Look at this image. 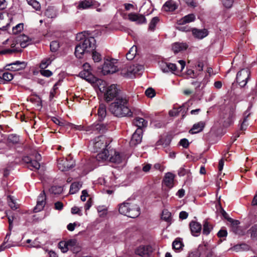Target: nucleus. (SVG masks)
Instances as JSON below:
<instances>
[{"mask_svg": "<svg viewBox=\"0 0 257 257\" xmlns=\"http://www.w3.org/2000/svg\"><path fill=\"white\" fill-rule=\"evenodd\" d=\"M57 166L61 171H66L74 166V161L67 158L59 159L58 160Z\"/></svg>", "mask_w": 257, "mask_h": 257, "instance_id": "6e6552de", "label": "nucleus"}, {"mask_svg": "<svg viewBox=\"0 0 257 257\" xmlns=\"http://www.w3.org/2000/svg\"><path fill=\"white\" fill-rule=\"evenodd\" d=\"M179 144L181 146L185 148H187L189 145V142L186 139H181L179 142Z\"/></svg>", "mask_w": 257, "mask_h": 257, "instance_id": "e2e57ef3", "label": "nucleus"}, {"mask_svg": "<svg viewBox=\"0 0 257 257\" xmlns=\"http://www.w3.org/2000/svg\"><path fill=\"white\" fill-rule=\"evenodd\" d=\"M79 76L90 83H97V81L99 80L95 77L90 71L82 70L79 73Z\"/></svg>", "mask_w": 257, "mask_h": 257, "instance_id": "4468645a", "label": "nucleus"}, {"mask_svg": "<svg viewBox=\"0 0 257 257\" xmlns=\"http://www.w3.org/2000/svg\"><path fill=\"white\" fill-rule=\"evenodd\" d=\"M109 110L116 116H130L132 115L128 106V98L124 95L118 96L115 99L114 101L110 104Z\"/></svg>", "mask_w": 257, "mask_h": 257, "instance_id": "f03ea898", "label": "nucleus"}, {"mask_svg": "<svg viewBox=\"0 0 257 257\" xmlns=\"http://www.w3.org/2000/svg\"><path fill=\"white\" fill-rule=\"evenodd\" d=\"M160 20L158 17H155L153 18L149 25V30L151 31H154L155 28L157 24L159 23Z\"/></svg>", "mask_w": 257, "mask_h": 257, "instance_id": "e433bc0d", "label": "nucleus"}, {"mask_svg": "<svg viewBox=\"0 0 257 257\" xmlns=\"http://www.w3.org/2000/svg\"><path fill=\"white\" fill-rule=\"evenodd\" d=\"M172 246L174 249L178 250L182 247V243L180 240H175L172 243Z\"/></svg>", "mask_w": 257, "mask_h": 257, "instance_id": "864d4df0", "label": "nucleus"}, {"mask_svg": "<svg viewBox=\"0 0 257 257\" xmlns=\"http://www.w3.org/2000/svg\"><path fill=\"white\" fill-rule=\"evenodd\" d=\"M192 31L194 37L199 39H202L208 35L207 31L206 29L199 30L193 29Z\"/></svg>", "mask_w": 257, "mask_h": 257, "instance_id": "4be33fe9", "label": "nucleus"}, {"mask_svg": "<svg viewBox=\"0 0 257 257\" xmlns=\"http://www.w3.org/2000/svg\"><path fill=\"white\" fill-rule=\"evenodd\" d=\"M188 216V214L187 212L185 211H181L180 212L179 214V217L181 219H186Z\"/></svg>", "mask_w": 257, "mask_h": 257, "instance_id": "774afa93", "label": "nucleus"}, {"mask_svg": "<svg viewBox=\"0 0 257 257\" xmlns=\"http://www.w3.org/2000/svg\"><path fill=\"white\" fill-rule=\"evenodd\" d=\"M63 208V204L61 202L57 201L55 203V208L56 210H61Z\"/></svg>", "mask_w": 257, "mask_h": 257, "instance_id": "0e129e2a", "label": "nucleus"}, {"mask_svg": "<svg viewBox=\"0 0 257 257\" xmlns=\"http://www.w3.org/2000/svg\"><path fill=\"white\" fill-rule=\"evenodd\" d=\"M195 20V16L194 14H191L185 16L179 21L180 25H184L186 23H189L193 22Z\"/></svg>", "mask_w": 257, "mask_h": 257, "instance_id": "cd10ccee", "label": "nucleus"}, {"mask_svg": "<svg viewBox=\"0 0 257 257\" xmlns=\"http://www.w3.org/2000/svg\"><path fill=\"white\" fill-rule=\"evenodd\" d=\"M46 195L44 192L40 193L38 196L37 205L34 209L35 212H39L42 210L46 203Z\"/></svg>", "mask_w": 257, "mask_h": 257, "instance_id": "ddd939ff", "label": "nucleus"}, {"mask_svg": "<svg viewBox=\"0 0 257 257\" xmlns=\"http://www.w3.org/2000/svg\"><path fill=\"white\" fill-rule=\"evenodd\" d=\"M175 175L170 172H168L165 174L164 178V185L169 188H171L174 186Z\"/></svg>", "mask_w": 257, "mask_h": 257, "instance_id": "a211bd4d", "label": "nucleus"}, {"mask_svg": "<svg viewBox=\"0 0 257 257\" xmlns=\"http://www.w3.org/2000/svg\"><path fill=\"white\" fill-rule=\"evenodd\" d=\"M188 48V45L185 43L177 42L172 45V50L175 53L185 50Z\"/></svg>", "mask_w": 257, "mask_h": 257, "instance_id": "5701e85b", "label": "nucleus"}, {"mask_svg": "<svg viewBox=\"0 0 257 257\" xmlns=\"http://www.w3.org/2000/svg\"><path fill=\"white\" fill-rule=\"evenodd\" d=\"M128 19L133 22H137L138 24L146 23V19L142 15H138L135 13H131L128 15Z\"/></svg>", "mask_w": 257, "mask_h": 257, "instance_id": "6ab92c4d", "label": "nucleus"}, {"mask_svg": "<svg viewBox=\"0 0 257 257\" xmlns=\"http://www.w3.org/2000/svg\"><path fill=\"white\" fill-rule=\"evenodd\" d=\"M67 128L75 129L76 130L81 131L83 130V126L81 125H75L74 124L68 122L67 123Z\"/></svg>", "mask_w": 257, "mask_h": 257, "instance_id": "09e8293b", "label": "nucleus"}, {"mask_svg": "<svg viewBox=\"0 0 257 257\" xmlns=\"http://www.w3.org/2000/svg\"><path fill=\"white\" fill-rule=\"evenodd\" d=\"M205 123L203 121H200L194 124L192 128L189 131V133L191 134H195L201 132L203 130Z\"/></svg>", "mask_w": 257, "mask_h": 257, "instance_id": "412c9836", "label": "nucleus"}, {"mask_svg": "<svg viewBox=\"0 0 257 257\" xmlns=\"http://www.w3.org/2000/svg\"><path fill=\"white\" fill-rule=\"evenodd\" d=\"M152 252V248L150 245H141L135 250V253L143 257H148Z\"/></svg>", "mask_w": 257, "mask_h": 257, "instance_id": "9b49d317", "label": "nucleus"}, {"mask_svg": "<svg viewBox=\"0 0 257 257\" xmlns=\"http://www.w3.org/2000/svg\"><path fill=\"white\" fill-rule=\"evenodd\" d=\"M59 47V43L57 41H52L50 45V50L52 52H56Z\"/></svg>", "mask_w": 257, "mask_h": 257, "instance_id": "8fccbe9b", "label": "nucleus"}, {"mask_svg": "<svg viewBox=\"0 0 257 257\" xmlns=\"http://www.w3.org/2000/svg\"><path fill=\"white\" fill-rule=\"evenodd\" d=\"M23 29V24H19L13 29V32L17 33L21 32Z\"/></svg>", "mask_w": 257, "mask_h": 257, "instance_id": "052dcab7", "label": "nucleus"}, {"mask_svg": "<svg viewBox=\"0 0 257 257\" xmlns=\"http://www.w3.org/2000/svg\"><path fill=\"white\" fill-rule=\"evenodd\" d=\"M137 48L135 46H133L126 54V57L127 60H133L137 54Z\"/></svg>", "mask_w": 257, "mask_h": 257, "instance_id": "473e14b6", "label": "nucleus"}, {"mask_svg": "<svg viewBox=\"0 0 257 257\" xmlns=\"http://www.w3.org/2000/svg\"><path fill=\"white\" fill-rule=\"evenodd\" d=\"M93 147L95 151H98L99 149L104 150L107 146V143L106 141L105 137L103 136H99L95 138L93 142Z\"/></svg>", "mask_w": 257, "mask_h": 257, "instance_id": "1a4fd4ad", "label": "nucleus"}, {"mask_svg": "<svg viewBox=\"0 0 257 257\" xmlns=\"http://www.w3.org/2000/svg\"><path fill=\"white\" fill-rule=\"evenodd\" d=\"M28 4L31 6L34 9L38 11L40 9V4L36 0H27Z\"/></svg>", "mask_w": 257, "mask_h": 257, "instance_id": "a18cd8bd", "label": "nucleus"}, {"mask_svg": "<svg viewBox=\"0 0 257 257\" xmlns=\"http://www.w3.org/2000/svg\"><path fill=\"white\" fill-rule=\"evenodd\" d=\"M95 2L93 0H83L79 2L77 9L80 10L87 9L94 5Z\"/></svg>", "mask_w": 257, "mask_h": 257, "instance_id": "aec40b11", "label": "nucleus"}, {"mask_svg": "<svg viewBox=\"0 0 257 257\" xmlns=\"http://www.w3.org/2000/svg\"><path fill=\"white\" fill-rule=\"evenodd\" d=\"M212 226L209 222L205 220L203 222V233L205 235H208L212 229Z\"/></svg>", "mask_w": 257, "mask_h": 257, "instance_id": "f704fd0d", "label": "nucleus"}, {"mask_svg": "<svg viewBox=\"0 0 257 257\" xmlns=\"http://www.w3.org/2000/svg\"><path fill=\"white\" fill-rule=\"evenodd\" d=\"M20 46L22 48H26L28 45L31 44V39L25 35H20L19 37Z\"/></svg>", "mask_w": 257, "mask_h": 257, "instance_id": "bb28decb", "label": "nucleus"}, {"mask_svg": "<svg viewBox=\"0 0 257 257\" xmlns=\"http://www.w3.org/2000/svg\"><path fill=\"white\" fill-rule=\"evenodd\" d=\"M189 226L192 234L194 236H199L202 228L201 225L197 222L192 221Z\"/></svg>", "mask_w": 257, "mask_h": 257, "instance_id": "dca6fc26", "label": "nucleus"}, {"mask_svg": "<svg viewBox=\"0 0 257 257\" xmlns=\"http://www.w3.org/2000/svg\"><path fill=\"white\" fill-rule=\"evenodd\" d=\"M49 191L52 194H60L62 192L63 188L60 186H52Z\"/></svg>", "mask_w": 257, "mask_h": 257, "instance_id": "37998d69", "label": "nucleus"}, {"mask_svg": "<svg viewBox=\"0 0 257 257\" xmlns=\"http://www.w3.org/2000/svg\"><path fill=\"white\" fill-rule=\"evenodd\" d=\"M133 124L138 127V128L142 129L143 127L147 126L148 121L143 118L138 117L134 120Z\"/></svg>", "mask_w": 257, "mask_h": 257, "instance_id": "a878e982", "label": "nucleus"}, {"mask_svg": "<svg viewBox=\"0 0 257 257\" xmlns=\"http://www.w3.org/2000/svg\"><path fill=\"white\" fill-rule=\"evenodd\" d=\"M202 247V245H200L198 247V250L193 251L191 252H190L188 257H200V252L199 250L201 249V248Z\"/></svg>", "mask_w": 257, "mask_h": 257, "instance_id": "603ef678", "label": "nucleus"}, {"mask_svg": "<svg viewBox=\"0 0 257 257\" xmlns=\"http://www.w3.org/2000/svg\"><path fill=\"white\" fill-rule=\"evenodd\" d=\"M209 77L206 75L203 78V80L200 81V87H201L202 88H204L206 86L209 81Z\"/></svg>", "mask_w": 257, "mask_h": 257, "instance_id": "680f3d73", "label": "nucleus"}, {"mask_svg": "<svg viewBox=\"0 0 257 257\" xmlns=\"http://www.w3.org/2000/svg\"><path fill=\"white\" fill-rule=\"evenodd\" d=\"M45 15L48 18H55L57 16L56 11L54 7H49L45 12Z\"/></svg>", "mask_w": 257, "mask_h": 257, "instance_id": "7c9ffc66", "label": "nucleus"}, {"mask_svg": "<svg viewBox=\"0 0 257 257\" xmlns=\"http://www.w3.org/2000/svg\"><path fill=\"white\" fill-rule=\"evenodd\" d=\"M85 32H81L77 35V39L83 40V42H80L75 47V54L78 58H82L84 55L90 54L92 52V57L95 62H98L102 59L101 55L100 53L94 51L95 48L96 41L93 37H87Z\"/></svg>", "mask_w": 257, "mask_h": 257, "instance_id": "f257e3e1", "label": "nucleus"}, {"mask_svg": "<svg viewBox=\"0 0 257 257\" xmlns=\"http://www.w3.org/2000/svg\"><path fill=\"white\" fill-rule=\"evenodd\" d=\"M145 94L148 97L152 98L155 95V92L153 88H149L146 90Z\"/></svg>", "mask_w": 257, "mask_h": 257, "instance_id": "6e6d98bb", "label": "nucleus"}, {"mask_svg": "<svg viewBox=\"0 0 257 257\" xmlns=\"http://www.w3.org/2000/svg\"><path fill=\"white\" fill-rule=\"evenodd\" d=\"M227 220L231 223V227L233 229H236L240 224V222L238 220H234L229 217H225Z\"/></svg>", "mask_w": 257, "mask_h": 257, "instance_id": "a19ab883", "label": "nucleus"}, {"mask_svg": "<svg viewBox=\"0 0 257 257\" xmlns=\"http://www.w3.org/2000/svg\"><path fill=\"white\" fill-rule=\"evenodd\" d=\"M250 71L247 68L240 70L236 75V81L241 87H244L249 78Z\"/></svg>", "mask_w": 257, "mask_h": 257, "instance_id": "0eeeda50", "label": "nucleus"}, {"mask_svg": "<svg viewBox=\"0 0 257 257\" xmlns=\"http://www.w3.org/2000/svg\"><path fill=\"white\" fill-rule=\"evenodd\" d=\"M40 74L45 77H49L52 75V72L49 70L41 69L40 71Z\"/></svg>", "mask_w": 257, "mask_h": 257, "instance_id": "13d9d810", "label": "nucleus"}, {"mask_svg": "<svg viewBox=\"0 0 257 257\" xmlns=\"http://www.w3.org/2000/svg\"><path fill=\"white\" fill-rule=\"evenodd\" d=\"M162 219L167 222H170L171 219V213L168 210H164L162 214Z\"/></svg>", "mask_w": 257, "mask_h": 257, "instance_id": "58836bf2", "label": "nucleus"}, {"mask_svg": "<svg viewBox=\"0 0 257 257\" xmlns=\"http://www.w3.org/2000/svg\"><path fill=\"white\" fill-rule=\"evenodd\" d=\"M97 85L100 91L104 93V98L106 102L115 100L118 96L122 95L119 94L118 90L114 84L107 87L106 82L99 79L97 81Z\"/></svg>", "mask_w": 257, "mask_h": 257, "instance_id": "7ed1b4c3", "label": "nucleus"}, {"mask_svg": "<svg viewBox=\"0 0 257 257\" xmlns=\"http://www.w3.org/2000/svg\"><path fill=\"white\" fill-rule=\"evenodd\" d=\"M51 120L56 124H57L59 126H60L66 127L67 128V123H68V122H66L62 119H60V118H57L56 117H52Z\"/></svg>", "mask_w": 257, "mask_h": 257, "instance_id": "c9c22d12", "label": "nucleus"}, {"mask_svg": "<svg viewBox=\"0 0 257 257\" xmlns=\"http://www.w3.org/2000/svg\"><path fill=\"white\" fill-rule=\"evenodd\" d=\"M92 130L93 131H97L100 133H103L106 130V126L102 123H95L92 125Z\"/></svg>", "mask_w": 257, "mask_h": 257, "instance_id": "2f4dec72", "label": "nucleus"}, {"mask_svg": "<svg viewBox=\"0 0 257 257\" xmlns=\"http://www.w3.org/2000/svg\"><path fill=\"white\" fill-rule=\"evenodd\" d=\"M178 63L180 64V68L177 67L175 64L168 63V72L170 71L176 73L179 72L178 69L180 70L179 71H182L185 66L186 63L184 60H179Z\"/></svg>", "mask_w": 257, "mask_h": 257, "instance_id": "2eb2a0df", "label": "nucleus"}, {"mask_svg": "<svg viewBox=\"0 0 257 257\" xmlns=\"http://www.w3.org/2000/svg\"><path fill=\"white\" fill-rule=\"evenodd\" d=\"M250 115V110L248 109L247 110L245 111L243 114V120L242 122L240 125V130L242 131H244L246 129L248 123H247V117Z\"/></svg>", "mask_w": 257, "mask_h": 257, "instance_id": "c85d7f7f", "label": "nucleus"}, {"mask_svg": "<svg viewBox=\"0 0 257 257\" xmlns=\"http://www.w3.org/2000/svg\"><path fill=\"white\" fill-rule=\"evenodd\" d=\"M20 141L19 136L15 134H10L8 138V141L9 143L17 144Z\"/></svg>", "mask_w": 257, "mask_h": 257, "instance_id": "4c0bfd02", "label": "nucleus"}, {"mask_svg": "<svg viewBox=\"0 0 257 257\" xmlns=\"http://www.w3.org/2000/svg\"><path fill=\"white\" fill-rule=\"evenodd\" d=\"M13 75L12 73L9 72H4L3 74L2 77H1L2 81L3 80L5 81H10L13 79Z\"/></svg>", "mask_w": 257, "mask_h": 257, "instance_id": "c03bdc74", "label": "nucleus"}, {"mask_svg": "<svg viewBox=\"0 0 257 257\" xmlns=\"http://www.w3.org/2000/svg\"><path fill=\"white\" fill-rule=\"evenodd\" d=\"M52 62L50 58H46L43 60L40 63V67L42 69L46 68Z\"/></svg>", "mask_w": 257, "mask_h": 257, "instance_id": "79ce46f5", "label": "nucleus"}, {"mask_svg": "<svg viewBox=\"0 0 257 257\" xmlns=\"http://www.w3.org/2000/svg\"><path fill=\"white\" fill-rule=\"evenodd\" d=\"M176 3L173 0H169L165 3L163 5V8L166 12H172L177 9Z\"/></svg>", "mask_w": 257, "mask_h": 257, "instance_id": "393cba45", "label": "nucleus"}, {"mask_svg": "<svg viewBox=\"0 0 257 257\" xmlns=\"http://www.w3.org/2000/svg\"><path fill=\"white\" fill-rule=\"evenodd\" d=\"M81 187V184L79 182L73 183L70 188V194H73L77 192Z\"/></svg>", "mask_w": 257, "mask_h": 257, "instance_id": "72a5a7b5", "label": "nucleus"}, {"mask_svg": "<svg viewBox=\"0 0 257 257\" xmlns=\"http://www.w3.org/2000/svg\"><path fill=\"white\" fill-rule=\"evenodd\" d=\"M109 151L108 150H103L96 156V160L99 162H102L109 158Z\"/></svg>", "mask_w": 257, "mask_h": 257, "instance_id": "b1692460", "label": "nucleus"}, {"mask_svg": "<svg viewBox=\"0 0 257 257\" xmlns=\"http://www.w3.org/2000/svg\"><path fill=\"white\" fill-rule=\"evenodd\" d=\"M223 6L226 8H230L232 7L233 0H221Z\"/></svg>", "mask_w": 257, "mask_h": 257, "instance_id": "bf43d9fd", "label": "nucleus"}, {"mask_svg": "<svg viewBox=\"0 0 257 257\" xmlns=\"http://www.w3.org/2000/svg\"><path fill=\"white\" fill-rule=\"evenodd\" d=\"M97 114L99 120H102L105 117L106 114V106L103 104L99 105V107L98 109Z\"/></svg>", "mask_w": 257, "mask_h": 257, "instance_id": "c756f323", "label": "nucleus"}, {"mask_svg": "<svg viewBox=\"0 0 257 257\" xmlns=\"http://www.w3.org/2000/svg\"><path fill=\"white\" fill-rule=\"evenodd\" d=\"M41 160V155L36 153L31 157L26 156L23 158L25 163L28 164V167L33 170H38L40 167V161Z\"/></svg>", "mask_w": 257, "mask_h": 257, "instance_id": "39448f33", "label": "nucleus"}, {"mask_svg": "<svg viewBox=\"0 0 257 257\" xmlns=\"http://www.w3.org/2000/svg\"><path fill=\"white\" fill-rule=\"evenodd\" d=\"M59 248L61 251L65 253L69 249L67 243L65 241H61L58 244Z\"/></svg>", "mask_w": 257, "mask_h": 257, "instance_id": "49530a36", "label": "nucleus"}, {"mask_svg": "<svg viewBox=\"0 0 257 257\" xmlns=\"http://www.w3.org/2000/svg\"><path fill=\"white\" fill-rule=\"evenodd\" d=\"M159 65L163 72H168V63L161 62Z\"/></svg>", "mask_w": 257, "mask_h": 257, "instance_id": "4d7b16f0", "label": "nucleus"}, {"mask_svg": "<svg viewBox=\"0 0 257 257\" xmlns=\"http://www.w3.org/2000/svg\"><path fill=\"white\" fill-rule=\"evenodd\" d=\"M27 64L24 61H17L15 62L8 64L6 66L7 69L10 71H17L24 69Z\"/></svg>", "mask_w": 257, "mask_h": 257, "instance_id": "f8f14e48", "label": "nucleus"}, {"mask_svg": "<svg viewBox=\"0 0 257 257\" xmlns=\"http://www.w3.org/2000/svg\"><path fill=\"white\" fill-rule=\"evenodd\" d=\"M248 247V246L245 244H241L234 245L232 249L233 250L236 251H238L241 250L242 249H246Z\"/></svg>", "mask_w": 257, "mask_h": 257, "instance_id": "5fc2aeb1", "label": "nucleus"}, {"mask_svg": "<svg viewBox=\"0 0 257 257\" xmlns=\"http://www.w3.org/2000/svg\"><path fill=\"white\" fill-rule=\"evenodd\" d=\"M119 212L121 214L134 218L140 214V209L137 204L126 201L119 205Z\"/></svg>", "mask_w": 257, "mask_h": 257, "instance_id": "20e7f679", "label": "nucleus"}, {"mask_svg": "<svg viewBox=\"0 0 257 257\" xmlns=\"http://www.w3.org/2000/svg\"><path fill=\"white\" fill-rule=\"evenodd\" d=\"M109 155L110 156L109 158L110 162L116 164H119L122 162V157L119 152L111 150L109 151Z\"/></svg>", "mask_w": 257, "mask_h": 257, "instance_id": "f3484780", "label": "nucleus"}, {"mask_svg": "<svg viewBox=\"0 0 257 257\" xmlns=\"http://www.w3.org/2000/svg\"><path fill=\"white\" fill-rule=\"evenodd\" d=\"M117 60L114 59H106L102 66L101 72L103 75L112 74L118 70L116 64Z\"/></svg>", "mask_w": 257, "mask_h": 257, "instance_id": "423d86ee", "label": "nucleus"}, {"mask_svg": "<svg viewBox=\"0 0 257 257\" xmlns=\"http://www.w3.org/2000/svg\"><path fill=\"white\" fill-rule=\"evenodd\" d=\"M8 202L9 205L12 209H16L18 208L17 205L13 196H9L8 197Z\"/></svg>", "mask_w": 257, "mask_h": 257, "instance_id": "ea45409f", "label": "nucleus"}, {"mask_svg": "<svg viewBox=\"0 0 257 257\" xmlns=\"http://www.w3.org/2000/svg\"><path fill=\"white\" fill-rule=\"evenodd\" d=\"M252 238L257 240V225H254L249 229Z\"/></svg>", "mask_w": 257, "mask_h": 257, "instance_id": "de8ad7c7", "label": "nucleus"}, {"mask_svg": "<svg viewBox=\"0 0 257 257\" xmlns=\"http://www.w3.org/2000/svg\"><path fill=\"white\" fill-rule=\"evenodd\" d=\"M66 242L68 245V248L70 247H72V246H75L76 243V240L75 239H70Z\"/></svg>", "mask_w": 257, "mask_h": 257, "instance_id": "69168bd1", "label": "nucleus"}, {"mask_svg": "<svg viewBox=\"0 0 257 257\" xmlns=\"http://www.w3.org/2000/svg\"><path fill=\"white\" fill-rule=\"evenodd\" d=\"M83 71H87L91 72L92 69L90 64L88 63H85L83 65Z\"/></svg>", "mask_w": 257, "mask_h": 257, "instance_id": "338daca9", "label": "nucleus"}, {"mask_svg": "<svg viewBox=\"0 0 257 257\" xmlns=\"http://www.w3.org/2000/svg\"><path fill=\"white\" fill-rule=\"evenodd\" d=\"M142 129L137 128L136 132L133 134L130 142L131 147H135L142 142Z\"/></svg>", "mask_w": 257, "mask_h": 257, "instance_id": "9d476101", "label": "nucleus"}, {"mask_svg": "<svg viewBox=\"0 0 257 257\" xmlns=\"http://www.w3.org/2000/svg\"><path fill=\"white\" fill-rule=\"evenodd\" d=\"M227 235V231L226 229H221L217 233V236L220 238H223V240H225V237Z\"/></svg>", "mask_w": 257, "mask_h": 257, "instance_id": "3c124183", "label": "nucleus"}]
</instances>
